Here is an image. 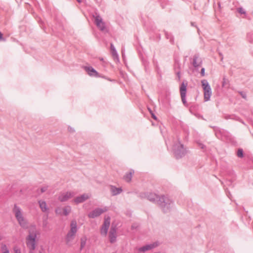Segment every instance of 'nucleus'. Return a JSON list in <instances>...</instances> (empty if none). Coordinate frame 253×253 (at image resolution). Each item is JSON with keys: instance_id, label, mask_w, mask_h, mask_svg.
Returning a JSON list of instances; mask_svg holds the SVG:
<instances>
[{"instance_id": "nucleus-45", "label": "nucleus", "mask_w": 253, "mask_h": 253, "mask_svg": "<svg viewBox=\"0 0 253 253\" xmlns=\"http://www.w3.org/2000/svg\"><path fill=\"white\" fill-rule=\"evenodd\" d=\"M191 25L193 26H195L194 23L192 22L191 23Z\"/></svg>"}, {"instance_id": "nucleus-8", "label": "nucleus", "mask_w": 253, "mask_h": 253, "mask_svg": "<svg viewBox=\"0 0 253 253\" xmlns=\"http://www.w3.org/2000/svg\"><path fill=\"white\" fill-rule=\"evenodd\" d=\"M187 83L183 82L180 86V93L182 103L186 106L188 105L186 100V94L187 91Z\"/></svg>"}, {"instance_id": "nucleus-17", "label": "nucleus", "mask_w": 253, "mask_h": 253, "mask_svg": "<svg viewBox=\"0 0 253 253\" xmlns=\"http://www.w3.org/2000/svg\"><path fill=\"white\" fill-rule=\"evenodd\" d=\"M42 212H48V208L47 207L46 202L43 200H40L38 202Z\"/></svg>"}, {"instance_id": "nucleus-11", "label": "nucleus", "mask_w": 253, "mask_h": 253, "mask_svg": "<svg viewBox=\"0 0 253 253\" xmlns=\"http://www.w3.org/2000/svg\"><path fill=\"white\" fill-rule=\"evenodd\" d=\"M158 245V243L156 242L153 243L152 244L146 245L143 246L138 249V251L139 253H144L147 251L150 250L156 247Z\"/></svg>"}, {"instance_id": "nucleus-48", "label": "nucleus", "mask_w": 253, "mask_h": 253, "mask_svg": "<svg viewBox=\"0 0 253 253\" xmlns=\"http://www.w3.org/2000/svg\"><path fill=\"white\" fill-rule=\"evenodd\" d=\"M218 4L219 6H220V3H218Z\"/></svg>"}, {"instance_id": "nucleus-18", "label": "nucleus", "mask_w": 253, "mask_h": 253, "mask_svg": "<svg viewBox=\"0 0 253 253\" xmlns=\"http://www.w3.org/2000/svg\"><path fill=\"white\" fill-rule=\"evenodd\" d=\"M76 234V233L71 232L70 231L68 232L65 238L66 244L67 245H69L70 242H71L74 239Z\"/></svg>"}, {"instance_id": "nucleus-32", "label": "nucleus", "mask_w": 253, "mask_h": 253, "mask_svg": "<svg viewBox=\"0 0 253 253\" xmlns=\"http://www.w3.org/2000/svg\"><path fill=\"white\" fill-rule=\"evenodd\" d=\"M47 188H48L47 186H45L42 187L40 189L41 193H43V192H45L47 190Z\"/></svg>"}, {"instance_id": "nucleus-46", "label": "nucleus", "mask_w": 253, "mask_h": 253, "mask_svg": "<svg viewBox=\"0 0 253 253\" xmlns=\"http://www.w3.org/2000/svg\"><path fill=\"white\" fill-rule=\"evenodd\" d=\"M224 84H225V81H223L222 83V85L224 86Z\"/></svg>"}, {"instance_id": "nucleus-4", "label": "nucleus", "mask_w": 253, "mask_h": 253, "mask_svg": "<svg viewBox=\"0 0 253 253\" xmlns=\"http://www.w3.org/2000/svg\"><path fill=\"white\" fill-rule=\"evenodd\" d=\"M37 236L36 231H29V234L26 238V245L29 249V253H33L36 249Z\"/></svg>"}, {"instance_id": "nucleus-9", "label": "nucleus", "mask_w": 253, "mask_h": 253, "mask_svg": "<svg viewBox=\"0 0 253 253\" xmlns=\"http://www.w3.org/2000/svg\"><path fill=\"white\" fill-rule=\"evenodd\" d=\"M76 193L74 191H67L61 193L58 198V199L61 202L67 201L69 199L75 196Z\"/></svg>"}, {"instance_id": "nucleus-24", "label": "nucleus", "mask_w": 253, "mask_h": 253, "mask_svg": "<svg viewBox=\"0 0 253 253\" xmlns=\"http://www.w3.org/2000/svg\"><path fill=\"white\" fill-rule=\"evenodd\" d=\"M164 32H165V34L166 38L167 39H169V42H170L171 44H174V41L173 36L170 33H169V32H168L167 31H165Z\"/></svg>"}, {"instance_id": "nucleus-19", "label": "nucleus", "mask_w": 253, "mask_h": 253, "mask_svg": "<svg viewBox=\"0 0 253 253\" xmlns=\"http://www.w3.org/2000/svg\"><path fill=\"white\" fill-rule=\"evenodd\" d=\"M71 232L76 233L78 231L77 223L76 220H72L70 223V230Z\"/></svg>"}, {"instance_id": "nucleus-43", "label": "nucleus", "mask_w": 253, "mask_h": 253, "mask_svg": "<svg viewBox=\"0 0 253 253\" xmlns=\"http://www.w3.org/2000/svg\"><path fill=\"white\" fill-rule=\"evenodd\" d=\"M148 110H149V112L150 113V114H151V113H153L152 111L151 110V109L150 108H148Z\"/></svg>"}, {"instance_id": "nucleus-37", "label": "nucleus", "mask_w": 253, "mask_h": 253, "mask_svg": "<svg viewBox=\"0 0 253 253\" xmlns=\"http://www.w3.org/2000/svg\"><path fill=\"white\" fill-rule=\"evenodd\" d=\"M240 94H241V96H242L243 98H246V94L245 93H244L243 92H241Z\"/></svg>"}, {"instance_id": "nucleus-44", "label": "nucleus", "mask_w": 253, "mask_h": 253, "mask_svg": "<svg viewBox=\"0 0 253 253\" xmlns=\"http://www.w3.org/2000/svg\"><path fill=\"white\" fill-rule=\"evenodd\" d=\"M77 1L79 2V3H81L82 1V0H77Z\"/></svg>"}, {"instance_id": "nucleus-38", "label": "nucleus", "mask_w": 253, "mask_h": 253, "mask_svg": "<svg viewBox=\"0 0 253 253\" xmlns=\"http://www.w3.org/2000/svg\"><path fill=\"white\" fill-rule=\"evenodd\" d=\"M151 116L154 119L157 120V117L153 113H151Z\"/></svg>"}, {"instance_id": "nucleus-28", "label": "nucleus", "mask_w": 253, "mask_h": 253, "mask_svg": "<svg viewBox=\"0 0 253 253\" xmlns=\"http://www.w3.org/2000/svg\"><path fill=\"white\" fill-rule=\"evenodd\" d=\"M177 69L175 67V73L178 78V80L180 79V70L179 65H177Z\"/></svg>"}, {"instance_id": "nucleus-31", "label": "nucleus", "mask_w": 253, "mask_h": 253, "mask_svg": "<svg viewBox=\"0 0 253 253\" xmlns=\"http://www.w3.org/2000/svg\"><path fill=\"white\" fill-rule=\"evenodd\" d=\"M237 11L241 14H246L245 10L242 7H239L237 9Z\"/></svg>"}, {"instance_id": "nucleus-10", "label": "nucleus", "mask_w": 253, "mask_h": 253, "mask_svg": "<svg viewBox=\"0 0 253 253\" xmlns=\"http://www.w3.org/2000/svg\"><path fill=\"white\" fill-rule=\"evenodd\" d=\"M110 224V218H105L100 230V233L102 236H106Z\"/></svg>"}, {"instance_id": "nucleus-13", "label": "nucleus", "mask_w": 253, "mask_h": 253, "mask_svg": "<svg viewBox=\"0 0 253 253\" xmlns=\"http://www.w3.org/2000/svg\"><path fill=\"white\" fill-rule=\"evenodd\" d=\"M84 70L88 75L92 77H99L98 73L91 66H84Z\"/></svg>"}, {"instance_id": "nucleus-23", "label": "nucleus", "mask_w": 253, "mask_h": 253, "mask_svg": "<svg viewBox=\"0 0 253 253\" xmlns=\"http://www.w3.org/2000/svg\"><path fill=\"white\" fill-rule=\"evenodd\" d=\"M93 17L94 18V23L96 25H98L100 23L104 22L103 21L102 18L100 17L98 13H95V14L93 15Z\"/></svg>"}, {"instance_id": "nucleus-16", "label": "nucleus", "mask_w": 253, "mask_h": 253, "mask_svg": "<svg viewBox=\"0 0 253 253\" xmlns=\"http://www.w3.org/2000/svg\"><path fill=\"white\" fill-rule=\"evenodd\" d=\"M110 48L111 50L112 54L114 58V59L115 61H116L117 62H119V55H118L117 51L113 43H111Z\"/></svg>"}, {"instance_id": "nucleus-5", "label": "nucleus", "mask_w": 253, "mask_h": 253, "mask_svg": "<svg viewBox=\"0 0 253 253\" xmlns=\"http://www.w3.org/2000/svg\"><path fill=\"white\" fill-rule=\"evenodd\" d=\"M214 130L216 136L223 141L230 140L231 138V134L227 130L218 127H214Z\"/></svg>"}, {"instance_id": "nucleus-20", "label": "nucleus", "mask_w": 253, "mask_h": 253, "mask_svg": "<svg viewBox=\"0 0 253 253\" xmlns=\"http://www.w3.org/2000/svg\"><path fill=\"white\" fill-rule=\"evenodd\" d=\"M111 192L113 196H116L122 192L121 188H117L114 186H111Z\"/></svg>"}, {"instance_id": "nucleus-41", "label": "nucleus", "mask_w": 253, "mask_h": 253, "mask_svg": "<svg viewBox=\"0 0 253 253\" xmlns=\"http://www.w3.org/2000/svg\"><path fill=\"white\" fill-rule=\"evenodd\" d=\"M136 227L135 226V225L134 224H133V225H131V228L132 229H135V228H136Z\"/></svg>"}, {"instance_id": "nucleus-21", "label": "nucleus", "mask_w": 253, "mask_h": 253, "mask_svg": "<svg viewBox=\"0 0 253 253\" xmlns=\"http://www.w3.org/2000/svg\"><path fill=\"white\" fill-rule=\"evenodd\" d=\"M134 173V170H130L128 172H127L125 174V175L124 176V179L126 182H130L131 180L132 175Z\"/></svg>"}, {"instance_id": "nucleus-26", "label": "nucleus", "mask_w": 253, "mask_h": 253, "mask_svg": "<svg viewBox=\"0 0 253 253\" xmlns=\"http://www.w3.org/2000/svg\"><path fill=\"white\" fill-rule=\"evenodd\" d=\"M97 28L102 32H107V29L106 27L104 22L100 23L98 25H96Z\"/></svg>"}, {"instance_id": "nucleus-14", "label": "nucleus", "mask_w": 253, "mask_h": 253, "mask_svg": "<svg viewBox=\"0 0 253 253\" xmlns=\"http://www.w3.org/2000/svg\"><path fill=\"white\" fill-rule=\"evenodd\" d=\"M89 196L87 194H83L80 196H78L76 197L73 201L76 204H79L80 203H83L88 199H89Z\"/></svg>"}, {"instance_id": "nucleus-25", "label": "nucleus", "mask_w": 253, "mask_h": 253, "mask_svg": "<svg viewBox=\"0 0 253 253\" xmlns=\"http://www.w3.org/2000/svg\"><path fill=\"white\" fill-rule=\"evenodd\" d=\"M71 211V207L70 206H67L63 209L62 214L67 216Z\"/></svg>"}, {"instance_id": "nucleus-7", "label": "nucleus", "mask_w": 253, "mask_h": 253, "mask_svg": "<svg viewBox=\"0 0 253 253\" xmlns=\"http://www.w3.org/2000/svg\"><path fill=\"white\" fill-rule=\"evenodd\" d=\"M107 211L108 208L106 207L103 208H97L89 212L87 216L90 218H95Z\"/></svg>"}, {"instance_id": "nucleus-36", "label": "nucleus", "mask_w": 253, "mask_h": 253, "mask_svg": "<svg viewBox=\"0 0 253 253\" xmlns=\"http://www.w3.org/2000/svg\"><path fill=\"white\" fill-rule=\"evenodd\" d=\"M68 130L71 132H74L75 130L74 128H73L72 127H70V126H69L68 128Z\"/></svg>"}, {"instance_id": "nucleus-47", "label": "nucleus", "mask_w": 253, "mask_h": 253, "mask_svg": "<svg viewBox=\"0 0 253 253\" xmlns=\"http://www.w3.org/2000/svg\"><path fill=\"white\" fill-rule=\"evenodd\" d=\"M161 7H162V8H164V6L162 4H161Z\"/></svg>"}, {"instance_id": "nucleus-6", "label": "nucleus", "mask_w": 253, "mask_h": 253, "mask_svg": "<svg viewBox=\"0 0 253 253\" xmlns=\"http://www.w3.org/2000/svg\"><path fill=\"white\" fill-rule=\"evenodd\" d=\"M201 83L204 90V100L205 101H208L210 100L212 94L211 86L206 80H202Z\"/></svg>"}, {"instance_id": "nucleus-27", "label": "nucleus", "mask_w": 253, "mask_h": 253, "mask_svg": "<svg viewBox=\"0 0 253 253\" xmlns=\"http://www.w3.org/2000/svg\"><path fill=\"white\" fill-rule=\"evenodd\" d=\"M87 239L85 237H83L81 239V247L80 250H82L86 244Z\"/></svg>"}, {"instance_id": "nucleus-12", "label": "nucleus", "mask_w": 253, "mask_h": 253, "mask_svg": "<svg viewBox=\"0 0 253 253\" xmlns=\"http://www.w3.org/2000/svg\"><path fill=\"white\" fill-rule=\"evenodd\" d=\"M116 227L112 226L109 233V238L111 243H114L116 241Z\"/></svg>"}, {"instance_id": "nucleus-2", "label": "nucleus", "mask_w": 253, "mask_h": 253, "mask_svg": "<svg viewBox=\"0 0 253 253\" xmlns=\"http://www.w3.org/2000/svg\"><path fill=\"white\" fill-rule=\"evenodd\" d=\"M12 212L14 213L20 226L23 228H27L28 227V222L23 215L22 209L16 204L14 205Z\"/></svg>"}, {"instance_id": "nucleus-22", "label": "nucleus", "mask_w": 253, "mask_h": 253, "mask_svg": "<svg viewBox=\"0 0 253 253\" xmlns=\"http://www.w3.org/2000/svg\"><path fill=\"white\" fill-rule=\"evenodd\" d=\"M160 197V196L154 194H150L148 197V199L153 203H157V200H159V198Z\"/></svg>"}, {"instance_id": "nucleus-39", "label": "nucleus", "mask_w": 253, "mask_h": 253, "mask_svg": "<svg viewBox=\"0 0 253 253\" xmlns=\"http://www.w3.org/2000/svg\"><path fill=\"white\" fill-rule=\"evenodd\" d=\"M4 40L2 37V34L0 32V41Z\"/></svg>"}, {"instance_id": "nucleus-3", "label": "nucleus", "mask_w": 253, "mask_h": 253, "mask_svg": "<svg viewBox=\"0 0 253 253\" xmlns=\"http://www.w3.org/2000/svg\"><path fill=\"white\" fill-rule=\"evenodd\" d=\"M172 151L175 157L177 159L181 158L186 154V150L184 148L183 144L180 142L179 138H177V141L174 143Z\"/></svg>"}, {"instance_id": "nucleus-35", "label": "nucleus", "mask_w": 253, "mask_h": 253, "mask_svg": "<svg viewBox=\"0 0 253 253\" xmlns=\"http://www.w3.org/2000/svg\"><path fill=\"white\" fill-rule=\"evenodd\" d=\"M1 249L3 251V252L4 251H5L6 250H8L5 245H2L1 247Z\"/></svg>"}, {"instance_id": "nucleus-1", "label": "nucleus", "mask_w": 253, "mask_h": 253, "mask_svg": "<svg viewBox=\"0 0 253 253\" xmlns=\"http://www.w3.org/2000/svg\"><path fill=\"white\" fill-rule=\"evenodd\" d=\"M157 204L164 212H169L173 207V202L168 196L162 195L157 200Z\"/></svg>"}, {"instance_id": "nucleus-40", "label": "nucleus", "mask_w": 253, "mask_h": 253, "mask_svg": "<svg viewBox=\"0 0 253 253\" xmlns=\"http://www.w3.org/2000/svg\"><path fill=\"white\" fill-rule=\"evenodd\" d=\"M15 253H21V251L19 249H14Z\"/></svg>"}, {"instance_id": "nucleus-30", "label": "nucleus", "mask_w": 253, "mask_h": 253, "mask_svg": "<svg viewBox=\"0 0 253 253\" xmlns=\"http://www.w3.org/2000/svg\"><path fill=\"white\" fill-rule=\"evenodd\" d=\"M237 155L239 158H243L244 157V152L242 149H239L237 151Z\"/></svg>"}, {"instance_id": "nucleus-34", "label": "nucleus", "mask_w": 253, "mask_h": 253, "mask_svg": "<svg viewBox=\"0 0 253 253\" xmlns=\"http://www.w3.org/2000/svg\"><path fill=\"white\" fill-rule=\"evenodd\" d=\"M205 69L204 68H202L201 69V75L202 77H204L205 76Z\"/></svg>"}, {"instance_id": "nucleus-29", "label": "nucleus", "mask_w": 253, "mask_h": 253, "mask_svg": "<svg viewBox=\"0 0 253 253\" xmlns=\"http://www.w3.org/2000/svg\"><path fill=\"white\" fill-rule=\"evenodd\" d=\"M55 212L57 215H61L62 214V209L60 207H57L55 210Z\"/></svg>"}, {"instance_id": "nucleus-15", "label": "nucleus", "mask_w": 253, "mask_h": 253, "mask_svg": "<svg viewBox=\"0 0 253 253\" xmlns=\"http://www.w3.org/2000/svg\"><path fill=\"white\" fill-rule=\"evenodd\" d=\"M202 61L201 59L199 58V56L198 54H195L193 56V61L192 64L193 66L195 68H197L199 67H200L202 65Z\"/></svg>"}, {"instance_id": "nucleus-42", "label": "nucleus", "mask_w": 253, "mask_h": 253, "mask_svg": "<svg viewBox=\"0 0 253 253\" xmlns=\"http://www.w3.org/2000/svg\"><path fill=\"white\" fill-rule=\"evenodd\" d=\"M3 253H9V250H6L5 251H4Z\"/></svg>"}, {"instance_id": "nucleus-33", "label": "nucleus", "mask_w": 253, "mask_h": 253, "mask_svg": "<svg viewBox=\"0 0 253 253\" xmlns=\"http://www.w3.org/2000/svg\"><path fill=\"white\" fill-rule=\"evenodd\" d=\"M197 144L202 149L204 150L206 148V146L200 142H197Z\"/></svg>"}]
</instances>
